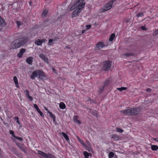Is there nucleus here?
Masks as SVG:
<instances>
[{
  "label": "nucleus",
  "instance_id": "obj_14",
  "mask_svg": "<svg viewBox=\"0 0 158 158\" xmlns=\"http://www.w3.org/2000/svg\"><path fill=\"white\" fill-rule=\"evenodd\" d=\"M61 135L64 137L65 139L67 141H69V137L65 133L62 132L60 134Z\"/></svg>",
  "mask_w": 158,
  "mask_h": 158
},
{
  "label": "nucleus",
  "instance_id": "obj_15",
  "mask_svg": "<svg viewBox=\"0 0 158 158\" xmlns=\"http://www.w3.org/2000/svg\"><path fill=\"white\" fill-rule=\"evenodd\" d=\"M0 25L2 26H5L6 23L4 19L0 17Z\"/></svg>",
  "mask_w": 158,
  "mask_h": 158
},
{
  "label": "nucleus",
  "instance_id": "obj_31",
  "mask_svg": "<svg viewBox=\"0 0 158 158\" xmlns=\"http://www.w3.org/2000/svg\"><path fill=\"white\" fill-rule=\"evenodd\" d=\"M114 154L112 152H110L109 154V158H112L114 156Z\"/></svg>",
  "mask_w": 158,
  "mask_h": 158
},
{
  "label": "nucleus",
  "instance_id": "obj_58",
  "mask_svg": "<svg viewBox=\"0 0 158 158\" xmlns=\"http://www.w3.org/2000/svg\"><path fill=\"white\" fill-rule=\"evenodd\" d=\"M85 30H83L82 31V34H83V33H85Z\"/></svg>",
  "mask_w": 158,
  "mask_h": 158
},
{
  "label": "nucleus",
  "instance_id": "obj_46",
  "mask_svg": "<svg viewBox=\"0 0 158 158\" xmlns=\"http://www.w3.org/2000/svg\"><path fill=\"white\" fill-rule=\"evenodd\" d=\"M77 139H78L79 141L81 143V144L83 143V140H81L78 137V136H77Z\"/></svg>",
  "mask_w": 158,
  "mask_h": 158
},
{
  "label": "nucleus",
  "instance_id": "obj_25",
  "mask_svg": "<svg viewBox=\"0 0 158 158\" xmlns=\"http://www.w3.org/2000/svg\"><path fill=\"white\" fill-rule=\"evenodd\" d=\"M91 113L93 115L97 117H98L99 116L98 113L96 111H92Z\"/></svg>",
  "mask_w": 158,
  "mask_h": 158
},
{
  "label": "nucleus",
  "instance_id": "obj_17",
  "mask_svg": "<svg viewBox=\"0 0 158 158\" xmlns=\"http://www.w3.org/2000/svg\"><path fill=\"white\" fill-rule=\"evenodd\" d=\"M38 152L39 154L45 158L46 157H47L46 156L47 155V154L45 153H44L43 152L40 151H38Z\"/></svg>",
  "mask_w": 158,
  "mask_h": 158
},
{
  "label": "nucleus",
  "instance_id": "obj_9",
  "mask_svg": "<svg viewBox=\"0 0 158 158\" xmlns=\"http://www.w3.org/2000/svg\"><path fill=\"white\" fill-rule=\"evenodd\" d=\"M34 107L36 110L37 112L39 113V114H40V116L41 117H44V115L43 113L39 109L38 107V106H37V105L36 104H34Z\"/></svg>",
  "mask_w": 158,
  "mask_h": 158
},
{
  "label": "nucleus",
  "instance_id": "obj_33",
  "mask_svg": "<svg viewBox=\"0 0 158 158\" xmlns=\"http://www.w3.org/2000/svg\"><path fill=\"white\" fill-rule=\"evenodd\" d=\"M143 15V13L142 12H141L137 14L136 15V16L138 18L140 17H142Z\"/></svg>",
  "mask_w": 158,
  "mask_h": 158
},
{
  "label": "nucleus",
  "instance_id": "obj_45",
  "mask_svg": "<svg viewBox=\"0 0 158 158\" xmlns=\"http://www.w3.org/2000/svg\"><path fill=\"white\" fill-rule=\"evenodd\" d=\"M13 80L15 83L18 82L17 77L16 76H14L13 78Z\"/></svg>",
  "mask_w": 158,
  "mask_h": 158
},
{
  "label": "nucleus",
  "instance_id": "obj_7",
  "mask_svg": "<svg viewBox=\"0 0 158 158\" xmlns=\"http://www.w3.org/2000/svg\"><path fill=\"white\" fill-rule=\"evenodd\" d=\"M105 46V45L103 42H99L96 45L95 50H98L100 49Z\"/></svg>",
  "mask_w": 158,
  "mask_h": 158
},
{
  "label": "nucleus",
  "instance_id": "obj_39",
  "mask_svg": "<svg viewBox=\"0 0 158 158\" xmlns=\"http://www.w3.org/2000/svg\"><path fill=\"white\" fill-rule=\"evenodd\" d=\"M25 93L26 94V96L27 97H28L29 96H30L29 94V92L27 90H26L25 91Z\"/></svg>",
  "mask_w": 158,
  "mask_h": 158
},
{
  "label": "nucleus",
  "instance_id": "obj_47",
  "mask_svg": "<svg viewBox=\"0 0 158 158\" xmlns=\"http://www.w3.org/2000/svg\"><path fill=\"white\" fill-rule=\"evenodd\" d=\"M158 34V29L156 30L153 33V35H156Z\"/></svg>",
  "mask_w": 158,
  "mask_h": 158
},
{
  "label": "nucleus",
  "instance_id": "obj_52",
  "mask_svg": "<svg viewBox=\"0 0 158 158\" xmlns=\"http://www.w3.org/2000/svg\"><path fill=\"white\" fill-rule=\"evenodd\" d=\"M15 85H16V87L18 88H19V83H18V82H15Z\"/></svg>",
  "mask_w": 158,
  "mask_h": 158
},
{
  "label": "nucleus",
  "instance_id": "obj_44",
  "mask_svg": "<svg viewBox=\"0 0 158 158\" xmlns=\"http://www.w3.org/2000/svg\"><path fill=\"white\" fill-rule=\"evenodd\" d=\"M14 137L16 138V139L20 140V141H22V140H23V139L22 138L18 137L15 136V135H14Z\"/></svg>",
  "mask_w": 158,
  "mask_h": 158
},
{
  "label": "nucleus",
  "instance_id": "obj_42",
  "mask_svg": "<svg viewBox=\"0 0 158 158\" xmlns=\"http://www.w3.org/2000/svg\"><path fill=\"white\" fill-rule=\"evenodd\" d=\"M50 116L53 118V121L55 122L56 118L55 116L53 114H52V115H50Z\"/></svg>",
  "mask_w": 158,
  "mask_h": 158
},
{
  "label": "nucleus",
  "instance_id": "obj_57",
  "mask_svg": "<svg viewBox=\"0 0 158 158\" xmlns=\"http://www.w3.org/2000/svg\"><path fill=\"white\" fill-rule=\"evenodd\" d=\"M41 41H42V43L43 42H45V40L44 39H43L42 40H41Z\"/></svg>",
  "mask_w": 158,
  "mask_h": 158
},
{
  "label": "nucleus",
  "instance_id": "obj_24",
  "mask_svg": "<svg viewBox=\"0 0 158 158\" xmlns=\"http://www.w3.org/2000/svg\"><path fill=\"white\" fill-rule=\"evenodd\" d=\"M127 89V88L126 87H121L117 88V89L120 92H122L123 90H126Z\"/></svg>",
  "mask_w": 158,
  "mask_h": 158
},
{
  "label": "nucleus",
  "instance_id": "obj_26",
  "mask_svg": "<svg viewBox=\"0 0 158 158\" xmlns=\"http://www.w3.org/2000/svg\"><path fill=\"white\" fill-rule=\"evenodd\" d=\"M115 35L114 34V33L112 34L110 36L109 38V41H112L113 40V39L114 38Z\"/></svg>",
  "mask_w": 158,
  "mask_h": 158
},
{
  "label": "nucleus",
  "instance_id": "obj_35",
  "mask_svg": "<svg viewBox=\"0 0 158 158\" xmlns=\"http://www.w3.org/2000/svg\"><path fill=\"white\" fill-rule=\"evenodd\" d=\"M133 54H132V53H125V54H123L124 56H126L127 57H129L130 56H133Z\"/></svg>",
  "mask_w": 158,
  "mask_h": 158
},
{
  "label": "nucleus",
  "instance_id": "obj_12",
  "mask_svg": "<svg viewBox=\"0 0 158 158\" xmlns=\"http://www.w3.org/2000/svg\"><path fill=\"white\" fill-rule=\"evenodd\" d=\"M33 57H30L28 58L26 60V62L29 64H31L33 61Z\"/></svg>",
  "mask_w": 158,
  "mask_h": 158
},
{
  "label": "nucleus",
  "instance_id": "obj_28",
  "mask_svg": "<svg viewBox=\"0 0 158 158\" xmlns=\"http://www.w3.org/2000/svg\"><path fill=\"white\" fill-rule=\"evenodd\" d=\"M16 144L17 145V146L22 151L24 152H26V151H25V150L24 148H22L20 146V144L19 143H17Z\"/></svg>",
  "mask_w": 158,
  "mask_h": 158
},
{
  "label": "nucleus",
  "instance_id": "obj_16",
  "mask_svg": "<svg viewBox=\"0 0 158 158\" xmlns=\"http://www.w3.org/2000/svg\"><path fill=\"white\" fill-rule=\"evenodd\" d=\"M111 137L114 140H117L119 139V137L118 135H112Z\"/></svg>",
  "mask_w": 158,
  "mask_h": 158
},
{
  "label": "nucleus",
  "instance_id": "obj_13",
  "mask_svg": "<svg viewBox=\"0 0 158 158\" xmlns=\"http://www.w3.org/2000/svg\"><path fill=\"white\" fill-rule=\"evenodd\" d=\"M78 117L77 116H74L73 117V120L74 122L77 123L79 124H81V121L78 120Z\"/></svg>",
  "mask_w": 158,
  "mask_h": 158
},
{
  "label": "nucleus",
  "instance_id": "obj_62",
  "mask_svg": "<svg viewBox=\"0 0 158 158\" xmlns=\"http://www.w3.org/2000/svg\"><path fill=\"white\" fill-rule=\"evenodd\" d=\"M52 70L53 71H54L55 70V69H53Z\"/></svg>",
  "mask_w": 158,
  "mask_h": 158
},
{
  "label": "nucleus",
  "instance_id": "obj_2",
  "mask_svg": "<svg viewBox=\"0 0 158 158\" xmlns=\"http://www.w3.org/2000/svg\"><path fill=\"white\" fill-rule=\"evenodd\" d=\"M140 111L141 109L139 108L136 107L123 110L120 112L125 115L133 116L138 114Z\"/></svg>",
  "mask_w": 158,
  "mask_h": 158
},
{
  "label": "nucleus",
  "instance_id": "obj_3",
  "mask_svg": "<svg viewBox=\"0 0 158 158\" xmlns=\"http://www.w3.org/2000/svg\"><path fill=\"white\" fill-rule=\"evenodd\" d=\"M115 0H112L105 4L104 6L100 10V12H103L111 9L114 2L115 1Z\"/></svg>",
  "mask_w": 158,
  "mask_h": 158
},
{
  "label": "nucleus",
  "instance_id": "obj_18",
  "mask_svg": "<svg viewBox=\"0 0 158 158\" xmlns=\"http://www.w3.org/2000/svg\"><path fill=\"white\" fill-rule=\"evenodd\" d=\"M48 10L46 9H45L44 11H43L42 13V17H44L47 14L48 12Z\"/></svg>",
  "mask_w": 158,
  "mask_h": 158
},
{
  "label": "nucleus",
  "instance_id": "obj_36",
  "mask_svg": "<svg viewBox=\"0 0 158 158\" xmlns=\"http://www.w3.org/2000/svg\"><path fill=\"white\" fill-rule=\"evenodd\" d=\"M16 23L18 28H19L20 26L22 24L21 22L19 21H17Z\"/></svg>",
  "mask_w": 158,
  "mask_h": 158
},
{
  "label": "nucleus",
  "instance_id": "obj_56",
  "mask_svg": "<svg viewBox=\"0 0 158 158\" xmlns=\"http://www.w3.org/2000/svg\"><path fill=\"white\" fill-rule=\"evenodd\" d=\"M84 147H87V146H86V145L84 143V142H83V143H82L81 144Z\"/></svg>",
  "mask_w": 158,
  "mask_h": 158
},
{
  "label": "nucleus",
  "instance_id": "obj_5",
  "mask_svg": "<svg viewBox=\"0 0 158 158\" xmlns=\"http://www.w3.org/2000/svg\"><path fill=\"white\" fill-rule=\"evenodd\" d=\"M22 46L19 40H16L13 42L11 45V48H17Z\"/></svg>",
  "mask_w": 158,
  "mask_h": 158
},
{
  "label": "nucleus",
  "instance_id": "obj_50",
  "mask_svg": "<svg viewBox=\"0 0 158 158\" xmlns=\"http://www.w3.org/2000/svg\"><path fill=\"white\" fill-rule=\"evenodd\" d=\"M147 92H150L151 91V89L150 88H148L146 90Z\"/></svg>",
  "mask_w": 158,
  "mask_h": 158
},
{
  "label": "nucleus",
  "instance_id": "obj_23",
  "mask_svg": "<svg viewBox=\"0 0 158 158\" xmlns=\"http://www.w3.org/2000/svg\"><path fill=\"white\" fill-rule=\"evenodd\" d=\"M35 43L38 45H40L42 43V41L40 40H38L35 41Z\"/></svg>",
  "mask_w": 158,
  "mask_h": 158
},
{
  "label": "nucleus",
  "instance_id": "obj_55",
  "mask_svg": "<svg viewBox=\"0 0 158 158\" xmlns=\"http://www.w3.org/2000/svg\"><path fill=\"white\" fill-rule=\"evenodd\" d=\"M44 109H45V110H46L47 111V112H48H48H49V111L48 110V109L47 107H44Z\"/></svg>",
  "mask_w": 158,
  "mask_h": 158
},
{
  "label": "nucleus",
  "instance_id": "obj_1",
  "mask_svg": "<svg viewBox=\"0 0 158 158\" xmlns=\"http://www.w3.org/2000/svg\"><path fill=\"white\" fill-rule=\"evenodd\" d=\"M84 0H78L75 4H74L71 8V10H73L75 8H77L73 12L72 14V17H74L78 15L81 12V10L84 7L85 3H83Z\"/></svg>",
  "mask_w": 158,
  "mask_h": 158
},
{
  "label": "nucleus",
  "instance_id": "obj_37",
  "mask_svg": "<svg viewBox=\"0 0 158 158\" xmlns=\"http://www.w3.org/2000/svg\"><path fill=\"white\" fill-rule=\"evenodd\" d=\"M131 19L130 18L126 19H124L123 22H125L126 23H127L129 22V21Z\"/></svg>",
  "mask_w": 158,
  "mask_h": 158
},
{
  "label": "nucleus",
  "instance_id": "obj_8",
  "mask_svg": "<svg viewBox=\"0 0 158 158\" xmlns=\"http://www.w3.org/2000/svg\"><path fill=\"white\" fill-rule=\"evenodd\" d=\"M40 72V70H37L34 71L32 73V75L31 76V78L32 79H34L35 77L38 76L39 77Z\"/></svg>",
  "mask_w": 158,
  "mask_h": 158
},
{
  "label": "nucleus",
  "instance_id": "obj_43",
  "mask_svg": "<svg viewBox=\"0 0 158 158\" xmlns=\"http://www.w3.org/2000/svg\"><path fill=\"white\" fill-rule=\"evenodd\" d=\"M141 29L143 31H147V28L145 26H142L141 27Z\"/></svg>",
  "mask_w": 158,
  "mask_h": 158
},
{
  "label": "nucleus",
  "instance_id": "obj_20",
  "mask_svg": "<svg viewBox=\"0 0 158 158\" xmlns=\"http://www.w3.org/2000/svg\"><path fill=\"white\" fill-rule=\"evenodd\" d=\"M44 76V74L43 72L40 70V72L39 73V78L42 79L43 77Z\"/></svg>",
  "mask_w": 158,
  "mask_h": 158
},
{
  "label": "nucleus",
  "instance_id": "obj_10",
  "mask_svg": "<svg viewBox=\"0 0 158 158\" xmlns=\"http://www.w3.org/2000/svg\"><path fill=\"white\" fill-rule=\"evenodd\" d=\"M19 40L21 43L22 45L27 42L28 40V38H21Z\"/></svg>",
  "mask_w": 158,
  "mask_h": 158
},
{
  "label": "nucleus",
  "instance_id": "obj_29",
  "mask_svg": "<svg viewBox=\"0 0 158 158\" xmlns=\"http://www.w3.org/2000/svg\"><path fill=\"white\" fill-rule=\"evenodd\" d=\"M45 158H55L54 156L50 154H47Z\"/></svg>",
  "mask_w": 158,
  "mask_h": 158
},
{
  "label": "nucleus",
  "instance_id": "obj_11",
  "mask_svg": "<svg viewBox=\"0 0 158 158\" xmlns=\"http://www.w3.org/2000/svg\"><path fill=\"white\" fill-rule=\"evenodd\" d=\"M25 49L24 48H22L20 50V52L17 54V56L19 57L22 56L23 53L25 52Z\"/></svg>",
  "mask_w": 158,
  "mask_h": 158
},
{
  "label": "nucleus",
  "instance_id": "obj_51",
  "mask_svg": "<svg viewBox=\"0 0 158 158\" xmlns=\"http://www.w3.org/2000/svg\"><path fill=\"white\" fill-rule=\"evenodd\" d=\"M10 133L13 135V136L14 137V135H15L14 134V132L12 131H10Z\"/></svg>",
  "mask_w": 158,
  "mask_h": 158
},
{
  "label": "nucleus",
  "instance_id": "obj_49",
  "mask_svg": "<svg viewBox=\"0 0 158 158\" xmlns=\"http://www.w3.org/2000/svg\"><path fill=\"white\" fill-rule=\"evenodd\" d=\"M28 99H29L31 101H32L33 100V98L32 97L30 96H29L28 97H27Z\"/></svg>",
  "mask_w": 158,
  "mask_h": 158
},
{
  "label": "nucleus",
  "instance_id": "obj_41",
  "mask_svg": "<svg viewBox=\"0 0 158 158\" xmlns=\"http://www.w3.org/2000/svg\"><path fill=\"white\" fill-rule=\"evenodd\" d=\"M50 116L53 118V121L55 122L56 118L55 116L53 114H52V115H50Z\"/></svg>",
  "mask_w": 158,
  "mask_h": 158
},
{
  "label": "nucleus",
  "instance_id": "obj_38",
  "mask_svg": "<svg viewBox=\"0 0 158 158\" xmlns=\"http://www.w3.org/2000/svg\"><path fill=\"white\" fill-rule=\"evenodd\" d=\"M14 119L16 120L17 123L19 124H20V123L19 121V118L18 117H15L14 118Z\"/></svg>",
  "mask_w": 158,
  "mask_h": 158
},
{
  "label": "nucleus",
  "instance_id": "obj_22",
  "mask_svg": "<svg viewBox=\"0 0 158 158\" xmlns=\"http://www.w3.org/2000/svg\"><path fill=\"white\" fill-rule=\"evenodd\" d=\"M59 106L62 109H64L66 107L65 105L63 102L60 103Z\"/></svg>",
  "mask_w": 158,
  "mask_h": 158
},
{
  "label": "nucleus",
  "instance_id": "obj_6",
  "mask_svg": "<svg viewBox=\"0 0 158 158\" xmlns=\"http://www.w3.org/2000/svg\"><path fill=\"white\" fill-rule=\"evenodd\" d=\"M46 63L48 64L49 63L48 58L43 53H41L39 56Z\"/></svg>",
  "mask_w": 158,
  "mask_h": 158
},
{
  "label": "nucleus",
  "instance_id": "obj_48",
  "mask_svg": "<svg viewBox=\"0 0 158 158\" xmlns=\"http://www.w3.org/2000/svg\"><path fill=\"white\" fill-rule=\"evenodd\" d=\"M104 87H103V86L102 87L100 88L99 92H100V93H101L103 91L104 89Z\"/></svg>",
  "mask_w": 158,
  "mask_h": 158
},
{
  "label": "nucleus",
  "instance_id": "obj_60",
  "mask_svg": "<svg viewBox=\"0 0 158 158\" xmlns=\"http://www.w3.org/2000/svg\"><path fill=\"white\" fill-rule=\"evenodd\" d=\"M32 2L31 1H30L29 2V4L30 6H32Z\"/></svg>",
  "mask_w": 158,
  "mask_h": 158
},
{
  "label": "nucleus",
  "instance_id": "obj_21",
  "mask_svg": "<svg viewBox=\"0 0 158 158\" xmlns=\"http://www.w3.org/2000/svg\"><path fill=\"white\" fill-rule=\"evenodd\" d=\"M151 148L153 151H156L158 149V146L156 145H152Z\"/></svg>",
  "mask_w": 158,
  "mask_h": 158
},
{
  "label": "nucleus",
  "instance_id": "obj_61",
  "mask_svg": "<svg viewBox=\"0 0 158 158\" xmlns=\"http://www.w3.org/2000/svg\"><path fill=\"white\" fill-rule=\"evenodd\" d=\"M66 48H68L69 49H70V48L69 47H68L67 46H66Z\"/></svg>",
  "mask_w": 158,
  "mask_h": 158
},
{
  "label": "nucleus",
  "instance_id": "obj_4",
  "mask_svg": "<svg viewBox=\"0 0 158 158\" xmlns=\"http://www.w3.org/2000/svg\"><path fill=\"white\" fill-rule=\"evenodd\" d=\"M112 64V62L110 60H106L103 62L102 69L105 71L109 70Z\"/></svg>",
  "mask_w": 158,
  "mask_h": 158
},
{
  "label": "nucleus",
  "instance_id": "obj_30",
  "mask_svg": "<svg viewBox=\"0 0 158 158\" xmlns=\"http://www.w3.org/2000/svg\"><path fill=\"white\" fill-rule=\"evenodd\" d=\"M11 150L14 152V153L16 155L18 156L19 155V153L16 152V149L15 148H12L11 149Z\"/></svg>",
  "mask_w": 158,
  "mask_h": 158
},
{
  "label": "nucleus",
  "instance_id": "obj_27",
  "mask_svg": "<svg viewBox=\"0 0 158 158\" xmlns=\"http://www.w3.org/2000/svg\"><path fill=\"white\" fill-rule=\"evenodd\" d=\"M110 82V81L108 79L106 80L104 82L103 87H105Z\"/></svg>",
  "mask_w": 158,
  "mask_h": 158
},
{
  "label": "nucleus",
  "instance_id": "obj_59",
  "mask_svg": "<svg viewBox=\"0 0 158 158\" xmlns=\"http://www.w3.org/2000/svg\"><path fill=\"white\" fill-rule=\"evenodd\" d=\"M48 113L49 114V116L50 115H52V113L50 111L48 112Z\"/></svg>",
  "mask_w": 158,
  "mask_h": 158
},
{
  "label": "nucleus",
  "instance_id": "obj_32",
  "mask_svg": "<svg viewBox=\"0 0 158 158\" xmlns=\"http://www.w3.org/2000/svg\"><path fill=\"white\" fill-rule=\"evenodd\" d=\"M116 129V131L118 132L122 133L123 132V130L120 128H117Z\"/></svg>",
  "mask_w": 158,
  "mask_h": 158
},
{
  "label": "nucleus",
  "instance_id": "obj_53",
  "mask_svg": "<svg viewBox=\"0 0 158 158\" xmlns=\"http://www.w3.org/2000/svg\"><path fill=\"white\" fill-rule=\"evenodd\" d=\"M86 27H87L88 28H89L91 27V25H86Z\"/></svg>",
  "mask_w": 158,
  "mask_h": 158
},
{
  "label": "nucleus",
  "instance_id": "obj_40",
  "mask_svg": "<svg viewBox=\"0 0 158 158\" xmlns=\"http://www.w3.org/2000/svg\"><path fill=\"white\" fill-rule=\"evenodd\" d=\"M53 40L52 39H50L48 41V45H51L52 44Z\"/></svg>",
  "mask_w": 158,
  "mask_h": 158
},
{
  "label": "nucleus",
  "instance_id": "obj_19",
  "mask_svg": "<svg viewBox=\"0 0 158 158\" xmlns=\"http://www.w3.org/2000/svg\"><path fill=\"white\" fill-rule=\"evenodd\" d=\"M83 154L85 156V158H88L89 156H91V153H89L86 151L84 152Z\"/></svg>",
  "mask_w": 158,
  "mask_h": 158
},
{
  "label": "nucleus",
  "instance_id": "obj_34",
  "mask_svg": "<svg viewBox=\"0 0 158 158\" xmlns=\"http://www.w3.org/2000/svg\"><path fill=\"white\" fill-rule=\"evenodd\" d=\"M86 150L89 152H90L92 151V149L90 146H87V147H86Z\"/></svg>",
  "mask_w": 158,
  "mask_h": 158
},
{
  "label": "nucleus",
  "instance_id": "obj_54",
  "mask_svg": "<svg viewBox=\"0 0 158 158\" xmlns=\"http://www.w3.org/2000/svg\"><path fill=\"white\" fill-rule=\"evenodd\" d=\"M153 139L154 140H155V141H156L157 142H158V138H153Z\"/></svg>",
  "mask_w": 158,
  "mask_h": 158
}]
</instances>
